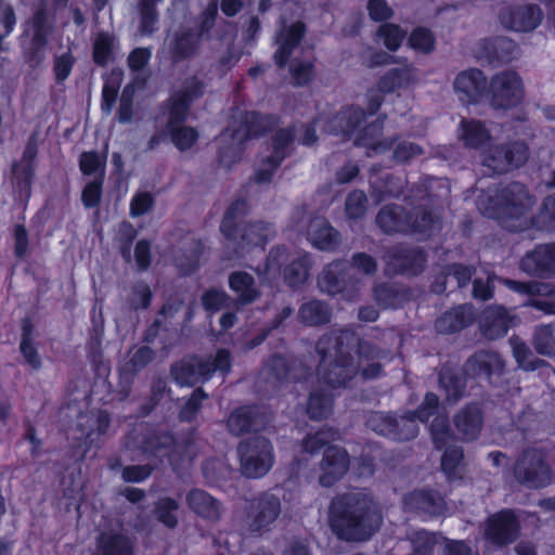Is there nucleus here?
<instances>
[{
    "mask_svg": "<svg viewBox=\"0 0 555 555\" xmlns=\"http://www.w3.org/2000/svg\"><path fill=\"white\" fill-rule=\"evenodd\" d=\"M365 210V195L363 192L351 193L346 202V211L350 218L360 217Z\"/></svg>",
    "mask_w": 555,
    "mask_h": 555,
    "instance_id": "5fc2aeb1",
    "label": "nucleus"
},
{
    "mask_svg": "<svg viewBox=\"0 0 555 555\" xmlns=\"http://www.w3.org/2000/svg\"><path fill=\"white\" fill-rule=\"evenodd\" d=\"M250 134V130L247 129V126H243V122H240V127L234 130H227L220 135V142L224 144H229L227 151L221 156V162L228 166L230 162L228 158V153L237 154L240 151V144Z\"/></svg>",
    "mask_w": 555,
    "mask_h": 555,
    "instance_id": "c85d7f7f",
    "label": "nucleus"
},
{
    "mask_svg": "<svg viewBox=\"0 0 555 555\" xmlns=\"http://www.w3.org/2000/svg\"><path fill=\"white\" fill-rule=\"evenodd\" d=\"M408 44L417 52L429 53L435 47V38L428 29L420 27L411 33Z\"/></svg>",
    "mask_w": 555,
    "mask_h": 555,
    "instance_id": "4c0bfd02",
    "label": "nucleus"
},
{
    "mask_svg": "<svg viewBox=\"0 0 555 555\" xmlns=\"http://www.w3.org/2000/svg\"><path fill=\"white\" fill-rule=\"evenodd\" d=\"M539 228H555V195L546 198L541 216L537 221Z\"/></svg>",
    "mask_w": 555,
    "mask_h": 555,
    "instance_id": "864d4df0",
    "label": "nucleus"
},
{
    "mask_svg": "<svg viewBox=\"0 0 555 555\" xmlns=\"http://www.w3.org/2000/svg\"><path fill=\"white\" fill-rule=\"evenodd\" d=\"M456 428L467 440L474 439L479 433L481 415L477 406H469L462 411L455 420Z\"/></svg>",
    "mask_w": 555,
    "mask_h": 555,
    "instance_id": "b1692460",
    "label": "nucleus"
},
{
    "mask_svg": "<svg viewBox=\"0 0 555 555\" xmlns=\"http://www.w3.org/2000/svg\"><path fill=\"white\" fill-rule=\"evenodd\" d=\"M417 77L415 69L411 64H405L401 68L388 72L378 82V91L388 93L398 89L409 88L415 85Z\"/></svg>",
    "mask_w": 555,
    "mask_h": 555,
    "instance_id": "a211bd4d",
    "label": "nucleus"
},
{
    "mask_svg": "<svg viewBox=\"0 0 555 555\" xmlns=\"http://www.w3.org/2000/svg\"><path fill=\"white\" fill-rule=\"evenodd\" d=\"M286 250L282 247L272 249L268 256L267 262L262 269H258V274L263 280L271 282L280 276L282 262L287 259Z\"/></svg>",
    "mask_w": 555,
    "mask_h": 555,
    "instance_id": "c756f323",
    "label": "nucleus"
},
{
    "mask_svg": "<svg viewBox=\"0 0 555 555\" xmlns=\"http://www.w3.org/2000/svg\"><path fill=\"white\" fill-rule=\"evenodd\" d=\"M518 532V524L511 512H501L492 516L486 529L488 539L498 544L513 541Z\"/></svg>",
    "mask_w": 555,
    "mask_h": 555,
    "instance_id": "2eb2a0df",
    "label": "nucleus"
},
{
    "mask_svg": "<svg viewBox=\"0 0 555 555\" xmlns=\"http://www.w3.org/2000/svg\"><path fill=\"white\" fill-rule=\"evenodd\" d=\"M367 10L371 18L374 21H384L392 15V10L385 0H371L367 3Z\"/></svg>",
    "mask_w": 555,
    "mask_h": 555,
    "instance_id": "4d7b16f0",
    "label": "nucleus"
},
{
    "mask_svg": "<svg viewBox=\"0 0 555 555\" xmlns=\"http://www.w3.org/2000/svg\"><path fill=\"white\" fill-rule=\"evenodd\" d=\"M485 47V52H478V57H487L489 60H508L507 51L513 47V43L505 39L495 41H485L480 44Z\"/></svg>",
    "mask_w": 555,
    "mask_h": 555,
    "instance_id": "79ce46f5",
    "label": "nucleus"
},
{
    "mask_svg": "<svg viewBox=\"0 0 555 555\" xmlns=\"http://www.w3.org/2000/svg\"><path fill=\"white\" fill-rule=\"evenodd\" d=\"M421 153V149L413 143L410 142H401L397 145L393 151V156L399 162H405L410 158L418 155Z\"/></svg>",
    "mask_w": 555,
    "mask_h": 555,
    "instance_id": "13d9d810",
    "label": "nucleus"
},
{
    "mask_svg": "<svg viewBox=\"0 0 555 555\" xmlns=\"http://www.w3.org/2000/svg\"><path fill=\"white\" fill-rule=\"evenodd\" d=\"M255 425V409L250 406H243L235 410L228 420V427L230 431L235 435L248 431Z\"/></svg>",
    "mask_w": 555,
    "mask_h": 555,
    "instance_id": "cd10ccee",
    "label": "nucleus"
},
{
    "mask_svg": "<svg viewBox=\"0 0 555 555\" xmlns=\"http://www.w3.org/2000/svg\"><path fill=\"white\" fill-rule=\"evenodd\" d=\"M133 89L131 86L126 87L121 95L119 108V121L127 122L131 119V96Z\"/></svg>",
    "mask_w": 555,
    "mask_h": 555,
    "instance_id": "0e129e2a",
    "label": "nucleus"
},
{
    "mask_svg": "<svg viewBox=\"0 0 555 555\" xmlns=\"http://www.w3.org/2000/svg\"><path fill=\"white\" fill-rule=\"evenodd\" d=\"M186 112L188 99L183 96L175 100L169 113L168 129L171 133V141L180 151L191 149L198 139V133L194 128L180 126Z\"/></svg>",
    "mask_w": 555,
    "mask_h": 555,
    "instance_id": "1a4fd4ad",
    "label": "nucleus"
},
{
    "mask_svg": "<svg viewBox=\"0 0 555 555\" xmlns=\"http://www.w3.org/2000/svg\"><path fill=\"white\" fill-rule=\"evenodd\" d=\"M293 134L288 130L279 131L273 141V152L270 155L263 157L264 162L268 163V167L259 169L257 178L260 182L267 181L272 171L281 164L284 158L288 143L291 142Z\"/></svg>",
    "mask_w": 555,
    "mask_h": 555,
    "instance_id": "6ab92c4d",
    "label": "nucleus"
},
{
    "mask_svg": "<svg viewBox=\"0 0 555 555\" xmlns=\"http://www.w3.org/2000/svg\"><path fill=\"white\" fill-rule=\"evenodd\" d=\"M237 454L241 472L246 477H262L273 465V449L264 438L258 437L241 442Z\"/></svg>",
    "mask_w": 555,
    "mask_h": 555,
    "instance_id": "39448f33",
    "label": "nucleus"
},
{
    "mask_svg": "<svg viewBox=\"0 0 555 555\" xmlns=\"http://www.w3.org/2000/svg\"><path fill=\"white\" fill-rule=\"evenodd\" d=\"M462 451L456 447L446 450L441 460V467L449 479L460 478L463 472Z\"/></svg>",
    "mask_w": 555,
    "mask_h": 555,
    "instance_id": "2f4dec72",
    "label": "nucleus"
},
{
    "mask_svg": "<svg viewBox=\"0 0 555 555\" xmlns=\"http://www.w3.org/2000/svg\"><path fill=\"white\" fill-rule=\"evenodd\" d=\"M472 317V309L469 306L459 307L444 315H442L436 323V327L440 332H455L464 327Z\"/></svg>",
    "mask_w": 555,
    "mask_h": 555,
    "instance_id": "5701e85b",
    "label": "nucleus"
},
{
    "mask_svg": "<svg viewBox=\"0 0 555 555\" xmlns=\"http://www.w3.org/2000/svg\"><path fill=\"white\" fill-rule=\"evenodd\" d=\"M270 234L271 231L262 223L247 225L242 230V244L261 245L267 241Z\"/></svg>",
    "mask_w": 555,
    "mask_h": 555,
    "instance_id": "37998d69",
    "label": "nucleus"
},
{
    "mask_svg": "<svg viewBox=\"0 0 555 555\" xmlns=\"http://www.w3.org/2000/svg\"><path fill=\"white\" fill-rule=\"evenodd\" d=\"M354 344L356 337L349 332L319 341L317 349L322 357L320 386L310 393L307 408L312 418L326 417L331 413L333 390L354 377L358 370H361L363 378H374L379 374V365L370 362L373 359L372 348L361 344L351 353Z\"/></svg>",
    "mask_w": 555,
    "mask_h": 555,
    "instance_id": "f257e3e1",
    "label": "nucleus"
},
{
    "mask_svg": "<svg viewBox=\"0 0 555 555\" xmlns=\"http://www.w3.org/2000/svg\"><path fill=\"white\" fill-rule=\"evenodd\" d=\"M517 479L528 487H544L551 482V472L537 450L527 451L515 467Z\"/></svg>",
    "mask_w": 555,
    "mask_h": 555,
    "instance_id": "6e6552de",
    "label": "nucleus"
},
{
    "mask_svg": "<svg viewBox=\"0 0 555 555\" xmlns=\"http://www.w3.org/2000/svg\"><path fill=\"white\" fill-rule=\"evenodd\" d=\"M514 357L517 360L520 367L530 371L535 370L537 364L532 361V354L528 347L520 340L513 338L511 340Z\"/></svg>",
    "mask_w": 555,
    "mask_h": 555,
    "instance_id": "de8ad7c7",
    "label": "nucleus"
},
{
    "mask_svg": "<svg viewBox=\"0 0 555 555\" xmlns=\"http://www.w3.org/2000/svg\"><path fill=\"white\" fill-rule=\"evenodd\" d=\"M362 118L363 112L360 108H346L331 120L328 129L331 132H336L339 129L344 134L350 135Z\"/></svg>",
    "mask_w": 555,
    "mask_h": 555,
    "instance_id": "a878e982",
    "label": "nucleus"
},
{
    "mask_svg": "<svg viewBox=\"0 0 555 555\" xmlns=\"http://www.w3.org/2000/svg\"><path fill=\"white\" fill-rule=\"evenodd\" d=\"M279 514V498L273 494H264L254 505V512L248 516L247 524L253 531H261L274 522Z\"/></svg>",
    "mask_w": 555,
    "mask_h": 555,
    "instance_id": "ddd939ff",
    "label": "nucleus"
},
{
    "mask_svg": "<svg viewBox=\"0 0 555 555\" xmlns=\"http://www.w3.org/2000/svg\"><path fill=\"white\" fill-rule=\"evenodd\" d=\"M480 366V371L486 374L500 372L503 369V362L496 353H480L468 362V371L475 372V366Z\"/></svg>",
    "mask_w": 555,
    "mask_h": 555,
    "instance_id": "ea45409f",
    "label": "nucleus"
},
{
    "mask_svg": "<svg viewBox=\"0 0 555 555\" xmlns=\"http://www.w3.org/2000/svg\"><path fill=\"white\" fill-rule=\"evenodd\" d=\"M459 137L465 145L482 149V165L493 172L502 173L524 164L527 159V147L516 142L512 149L505 150L491 144L493 137L489 129L477 120H463L459 128Z\"/></svg>",
    "mask_w": 555,
    "mask_h": 555,
    "instance_id": "7ed1b4c3",
    "label": "nucleus"
},
{
    "mask_svg": "<svg viewBox=\"0 0 555 555\" xmlns=\"http://www.w3.org/2000/svg\"><path fill=\"white\" fill-rule=\"evenodd\" d=\"M309 263L306 256L294 258L284 270V279L291 285L304 282L308 275Z\"/></svg>",
    "mask_w": 555,
    "mask_h": 555,
    "instance_id": "58836bf2",
    "label": "nucleus"
},
{
    "mask_svg": "<svg viewBox=\"0 0 555 555\" xmlns=\"http://www.w3.org/2000/svg\"><path fill=\"white\" fill-rule=\"evenodd\" d=\"M402 211L399 207H385L377 216V223L386 232L405 230L402 220Z\"/></svg>",
    "mask_w": 555,
    "mask_h": 555,
    "instance_id": "c9c22d12",
    "label": "nucleus"
},
{
    "mask_svg": "<svg viewBox=\"0 0 555 555\" xmlns=\"http://www.w3.org/2000/svg\"><path fill=\"white\" fill-rule=\"evenodd\" d=\"M371 426L374 430L383 434V435H389L397 430V427L399 426V423L392 424L390 421L386 420L383 415H375L371 420Z\"/></svg>",
    "mask_w": 555,
    "mask_h": 555,
    "instance_id": "338daca9",
    "label": "nucleus"
},
{
    "mask_svg": "<svg viewBox=\"0 0 555 555\" xmlns=\"http://www.w3.org/2000/svg\"><path fill=\"white\" fill-rule=\"evenodd\" d=\"M512 321L502 307H490L482 313L480 326L489 338H498L506 334Z\"/></svg>",
    "mask_w": 555,
    "mask_h": 555,
    "instance_id": "f3484780",
    "label": "nucleus"
},
{
    "mask_svg": "<svg viewBox=\"0 0 555 555\" xmlns=\"http://www.w3.org/2000/svg\"><path fill=\"white\" fill-rule=\"evenodd\" d=\"M100 545L103 555H131V542L121 534L103 535Z\"/></svg>",
    "mask_w": 555,
    "mask_h": 555,
    "instance_id": "72a5a7b5",
    "label": "nucleus"
},
{
    "mask_svg": "<svg viewBox=\"0 0 555 555\" xmlns=\"http://www.w3.org/2000/svg\"><path fill=\"white\" fill-rule=\"evenodd\" d=\"M376 269V264L374 260L364 254H359L354 256L352 264L349 268L348 274L351 275L353 273L363 272V274L369 275L373 273Z\"/></svg>",
    "mask_w": 555,
    "mask_h": 555,
    "instance_id": "6e6d98bb",
    "label": "nucleus"
},
{
    "mask_svg": "<svg viewBox=\"0 0 555 555\" xmlns=\"http://www.w3.org/2000/svg\"><path fill=\"white\" fill-rule=\"evenodd\" d=\"M178 507L173 499L163 498L155 503L153 513L157 521L172 529L178 525Z\"/></svg>",
    "mask_w": 555,
    "mask_h": 555,
    "instance_id": "bb28decb",
    "label": "nucleus"
},
{
    "mask_svg": "<svg viewBox=\"0 0 555 555\" xmlns=\"http://www.w3.org/2000/svg\"><path fill=\"white\" fill-rule=\"evenodd\" d=\"M230 354L227 350H219L216 356L207 362H196L192 364V369L196 370L194 374L197 376L190 378V382L197 380L198 377L207 378L214 373L225 374L230 370Z\"/></svg>",
    "mask_w": 555,
    "mask_h": 555,
    "instance_id": "412c9836",
    "label": "nucleus"
},
{
    "mask_svg": "<svg viewBox=\"0 0 555 555\" xmlns=\"http://www.w3.org/2000/svg\"><path fill=\"white\" fill-rule=\"evenodd\" d=\"M430 430L437 448H443L451 440L447 422L443 417H437L431 424Z\"/></svg>",
    "mask_w": 555,
    "mask_h": 555,
    "instance_id": "603ef678",
    "label": "nucleus"
},
{
    "mask_svg": "<svg viewBox=\"0 0 555 555\" xmlns=\"http://www.w3.org/2000/svg\"><path fill=\"white\" fill-rule=\"evenodd\" d=\"M26 35L31 37L34 42L39 46L43 42L48 33V25L43 12H38L31 23L27 25Z\"/></svg>",
    "mask_w": 555,
    "mask_h": 555,
    "instance_id": "49530a36",
    "label": "nucleus"
},
{
    "mask_svg": "<svg viewBox=\"0 0 555 555\" xmlns=\"http://www.w3.org/2000/svg\"><path fill=\"white\" fill-rule=\"evenodd\" d=\"M225 300V294L216 289H211L205 293L203 297V304L206 309L216 310L219 309Z\"/></svg>",
    "mask_w": 555,
    "mask_h": 555,
    "instance_id": "69168bd1",
    "label": "nucleus"
},
{
    "mask_svg": "<svg viewBox=\"0 0 555 555\" xmlns=\"http://www.w3.org/2000/svg\"><path fill=\"white\" fill-rule=\"evenodd\" d=\"M491 105L507 109L518 105L524 98V85L515 72H502L490 81Z\"/></svg>",
    "mask_w": 555,
    "mask_h": 555,
    "instance_id": "0eeeda50",
    "label": "nucleus"
},
{
    "mask_svg": "<svg viewBox=\"0 0 555 555\" xmlns=\"http://www.w3.org/2000/svg\"><path fill=\"white\" fill-rule=\"evenodd\" d=\"M530 204L531 198L525 188L519 183H514L502 192L498 204L491 207H482V201H480L479 207L487 216L501 219L507 228L519 230L521 225L509 223V219L522 217Z\"/></svg>",
    "mask_w": 555,
    "mask_h": 555,
    "instance_id": "423d86ee",
    "label": "nucleus"
},
{
    "mask_svg": "<svg viewBox=\"0 0 555 555\" xmlns=\"http://www.w3.org/2000/svg\"><path fill=\"white\" fill-rule=\"evenodd\" d=\"M231 289L237 295L243 304L251 302L257 296V289L254 286V279L246 272H235L229 280Z\"/></svg>",
    "mask_w": 555,
    "mask_h": 555,
    "instance_id": "393cba45",
    "label": "nucleus"
},
{
    "mask_svg": "<svg viewBox=\"0 0 555 555\" xmlns=\"http://www.w3.org/2000/svg\"><path fill=\"white\" fill-rule=\"evenodd\" d=\"M151 52L147 49H137L129 55V66L134 69H141L149 61Z\"/></svg>",
    "mask_w": 555,
    "mask_h": 555,
    "instance_id": "774afa93",
    "label": "nucleus"
},
{
    "mask_svg": "<svg viewBox=\"0 0 555 555\" xmlns=\"http://www.w3.org/2000/svg\"><path fill=\"white\" fill-rule=\"evenodd\" d=\"M80 169L85 175H98L102 178L104 159L92 152L83 153L80 157Z\"/></svg>",
    "mask_w": 555,
    "mask_h": 555,
    "instance_id": "09e8293b",
    "label": "nucleus"
},
{
    "mask_svg": "<svg viewBox=\"0 0 555 555\" xmlns=\"http://www.w3.org/2000/svg\"><path fill=\"white\" fill-rule=\"evenodd\" d=\"M186 500L189 506L202 517L215 519L220 514V504L202 490L191 491Z\"/></svg>",
    "mask_w": 555,
    "mask_h": 555,
    "instance_id": "aec40b11",
    "label": "nucleus"
},
{
    "mask_svg": "<svg viewBox=\"0 0 555 555\" xmlns=\"http://www.w3.org/2000/svg\"><path fill=\"white\" fill-rule=\"evenodd\" d=\"M337 433L331 429L318 430L314 435H308L301 444V449L306 453H314L320 448L324 447L328 442L335 440Z\"/></svg>",
    "mask_w": 555,
    "mask_h": 555,
    "instance_id": "a19ab883",
    "label": "nucleus"
},
{
    "mask_svg": "<svg viewBox=\"0 0 555 555\" xmlns=\"http://www.w3.org/2000/svg\"><path fill=\"white\" fill-rule=\"evenodd\" d=\"M22 341L20 345L21 352L25 361L33 367L37 369L40 366V359L37 354L36 347L34 345L33 328L28 321L23 323Z\"/></svg>",
    "mask_w": 555,
    "mask_h": 555,
    "instance_id": "473e14b6",
    "label": "nucleus"
},
{
    "mask_svg": "<svg viewBox=\"0 0 555 555\" xmlns=\"http://www.w3.org/2000/svg\"><path fill=\"white\" fill-rule=\"evenodd\" d=\"M308 238L313 246L330 249L336 242V233L324 219L317 218L309 225Z\"/></svg>",
    "mask_w": 555,
    "mask_h": 555,
    "instance_id": "4be33fe9",
    "label": "nucleus"
},
{
    "mask_svg": "<svg viewBox=\"0 0 555 555\" xmlns=\"http://www.w3.org/2000/svg\"><path fill=\"white\" fill-rule=\"evenodd\" d=\"M153 206V198L147 192H140L133 196L130 204L131 216L138 217L146 214Z\"/></svg>",
    "mask_w": 555,
    "mask_h": 555,
    "instance_id": "3c124183",
    "label": "nucleus"
},
{
    "mask_svg": "<svg viewBox=\"0 0 555 555\" xmlns=\"http://www.w3.org/2000/svg\"><path fill=\"white\" fill-rule=\"evenodd\" d=\"M151 473L147 466H128L122 470V478L126 481L139 482L144 480Z\"/></svg>",
    "mask_w": 555,
    "mask_h": 555,
    "instance_id": "680f3d73",
    "label": "nucleus"
},
{
    "mask_svg": "<svg viewBox=\"0 0 555 555\" xmlns=\"http://www.w3.org/2000/svg\"><path fill=\"white\" fill-rule=\"evenodd\" d=\"M382 521L379 512L360 493L336 499L331 506V524L345 540L360 541L371 537Z\"/></svg>",
    "mask_w": 555,
    "mask_h": 555,
    "instance_id": "f03ea898",
    "label": "nucleus"
},
{
    "mask_svg": "<svg viewBox=\"0 0 555 555\" xmlns=\"http://www.w3.org/2000/svg\"><path fill=\"white\" fill-rule=\"evenodd\" d=\"M378 37L383 40L387 49L396 51L404 38V33L397 25L385 24L380 26Z\"/></svg>",
    "mask_w": 555,
    "mask_h": 555,
    "instance_id": "a18cd8bd",
    "label": "nucleus"
},
{
    "mask_svg": "<svg viewBox=\"0 0 555 555\" xmlns=\"http://www.w3.org/2000/svg\"><path fill=\"white\" fill-rule=\"evenodd\" d=\"M101 181H93L86 185L82 192V201L87 207L95 206L101 195Z\"/></svg>",
    "mask_w": 555,
    "mask_h": 555,
    "instance_id": "bf43d9fd",
    "label": "nucleus"
},
{
    "mask_svg": "<svg viewBox=\"0 0 555 555\" xmlns=\"http://www.w3.org/2000/svg\"><path fill=\"white\" fill-rule=\"evenodd\" d=\"M349 464L345 450L337 447H330L323 456L319 482L323 487H330L339 480L347 472Z\"/></svg>",
    "mask_w": 555,
    "mask_h": 555,
    "instance_id": "f8f14e48",
    "label": "nucleus"
},
{
    "mask_svg": "<svg viewBox=\"0 0 555 555\" xmlns=\"http://www.w3.org/2000/svg\"><path fill=\"white\" fill-rule=\"evenodd\" d=\"M341 263H332L323 270L319 278V286L322 292L328 294L345 292V286H341L344 279L338 280L337 278V274L341 273Z\"/></svg>",
    "mask_w": 555,
    "mask_h": 555,
    "instance_id": "7c9ffc66",
    "label": "nucleus"
},
{
    "mask_svg": "<svg viewBox=\"0 0 555 555\" xmlns=\"http://www.w3.org/2000/svg\"><path fill=\"white\" fill-rule=\"evenodd\" d=\"M521 266L529 273H555V245L538 247L524 258Z\"/></svg>",
    "mask_w": 555,
    "mask_h": 555,
    "instance_id": "dca6fc26",
    "label": "nucleus"
},
{
    "mask_svg": "<svg viewBox=\"0 0 555 555\" xmlns=\"http://www.w3.org/2000/svg\"><path fill=\"white\" fill-rule=\"evenodd\" d=\"M453 89L463 103H475L486 89V77L478 69H466L459 73L453 81Z\"/></svg>",
    "mask_w": 555,
    "mask_h": 555,
    "instance_id": "9b49d317",
    "label": "nucleus"
},
{
    "mask_svg": "<svg viewBox=\"0 0 555 555\" xmlns=\"http://www.w3.org/2000/svg\"><path fill=\"white\" fill-rule=\"evenodd\" d=\"M542 20L539 7L532 4L508 7L500 14L501 24L515 31H531Z\"/></svg>",
    "mask_w": 555,
    "mask_h": 555,
    "instance_id": "9d476101",
    "label": "nucleus"
},
{
    "mask_svg": "<svg viewBox=\"0 0 555 555\" xmlns=\"http://www.w3.org/2000/svg\"><path fill=\"white\" fill-rule=\"evenodd\" d=\"M300 317L307 324L315 325L326 322L330 317V311L322 302L310 301L301 307Z\"/></svg>",
    "mask_w": 555,
    "mask_h": 555,
    "instance_id": "e433bc0d",
    "label": "nucleus"
},
{
    "mask_svg": "<svg viewBox=\"0 0 555 555\" xmlns=\"http://www.w3.org/2000/svg\"><path fill=\"white\" fill-rule=\"evenodd\" d=\"M302 34L304 25L299 22L289 26L284 25L276 38L278 49L274 54V60L280 67L289 64V72L297 85H304L312 77L310 61H300L297 57L300 53L298 43Z\"/></svg>",
    "mask_w": 555,
    "mask_h": 555,
    "instance_id": "20e7f679",
    "label": "nucleus"
},
{
    "mask_svg": "<svg viewBox=\"0 0 555 555\" xmlns=\"http://www.w3.org/2000/svg\"><path fill=\"white\" fill-rule=\"evenodd\" d=\"M535 350L545 356L555 354V324L537 330L533 340Z\"/></svg>",
    "mask_w": 555,
    "mask_h": 555,
    "instance_id": "f704fd0d",
    "label": "nucleus"
},
{
    "mask_svg": "<svg viewBox=\"0 0 555 555\" xmlns=\"http://www.w3.org/2000/svg\"><path fill=\"white\" fill-rule=\"evenodd\" d=\"M206 398L205 393L197 389L193 392L192 397L185 403L183 410L181 411V416L184 420H191L194 413L197 411L199 403Z\"/></svg>",
    "mask_w": 555,
    "mask_h": 555,
    "instance_id": "052dcab7",
    "label": "nucleus"
},
{
    "mask_svg": "<svg viewBox=\"0 0 555 555\" xmlns=\"http://www.w3.org/2000/svg\"><path fill=\"white\" fill-rule=\"evenodd\" d=\"M413 543L416 555H430V552L442 546L446 555H469V550L464 543L459 541L444 542L442 539H438L426 531L416 532Z\"/></svg>",
    "mask_w": 555,
    "mask_h": 555,
    "instance_id": "4468645a",
    "label": "nucleus"
},
{
    "mask_svg": "<svg viewBox=\"0 0 555 555\" xmlns=\"http://www.w3.org/2000/svg\"><path fill=\"white\" fill-rule=\"evenodd\" d=\"M120 81H121V73H119V72H113L111 77L108 79H106L104 87H103V91H102V96H103L102 108L104 111L111 112V109L115 103L116 96H117V91H118Z\"/></svg>",
    "mask_w": 555,
    "mask_h": 555,
    "instance_id": "c03bdc74",
    "label": "nucleus"
},
{
    "mask_svg": "<svg viewBox=\"0 0 555 555\" xmlns=\"http://www.w3.org/2000/svg\"><path fill=\"white\" fill-rule=\"evenodd\" d=\"M113 39L108 35H99L93 49L94 61L104 64L111 54Z\"/></svg>",
    "mask_w": 555,
    "mask_h": 555,
    "instance_id": "8fccbe9b",
    "label": "nucleus"
},
{
    "mask_svg": "<svg viewBox=\"0 0 555 555\" xmlns=\"http://www.w3.org/2000/svg\"><path fill=\"white\" fill-rule=\"evenodd\" d=\"M440 384L446 388L447 393L450 398L456 399L462 390V386L457 380L454 379L450 372H443L440 376Z\"/></svg>",
    "mask_w": 555,
    "mask_h": 555,
    "instance_id": "e2e57ef3",
    "label": "nucleus"
}]
</instances>
